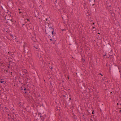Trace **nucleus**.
<instances>
[{
  "label": "nucleus",
  "mask_w": 121,
  "mask_h": 121,
  "mask_svg": "<svg viewBox=\"0 0 121 121\" xmlns=\"http://www.w3.org/2000/svg\"><path fill=\"white\" fill-rule=\"evenodd\" d=\"M84 115H86V114L85 113L84 114H83V116L82 117H83V118H84L85 117H84Z\"/></svg>",
  "instance_id": "1a4fd4ad"
},
{
  "label": "nucleus",
  "mask_w": 121,
  "mask_h": 121,
  "mask_svg": "<svg viewBox=\"0 0 121 121\" xmlns=\"http://www.w3.org/2000/svg\"><path fill=\"white\" fill-rule=\"evenodd\" d=\"M44 81H45V79H44Z\"/></svg>",
  "instance_id": "c9c22d12"
},
{
  "label": "nucleus",
  "mask_w": 121,
  "mask_h": 121,
  "mask_svg": "<svg viewBox=\"0 0 121 121\" xmlns=\"http://www.w3.org/2000/svg\"><path fill=\"white\" fill-rule=\"evenodd\" d=\"M19 10H20V9H19Z\"/></svg>",
  "instance_id": "a18cd8bd"
},
{
  "label": "nucleus",
  "mask_w": 121,
  "mask_h": 121,
  "mask_svg": "<svg viewBox=\"0 0 121 121\" xmlns=\"http://www.w3.org/2000/svg\"><path fill=\"white\" fill-rule=\"evenodd\" d=\"M19 82H21V81H19Z\"/></svg>",
  "instance_id": "79ce46f5"
},
{
  "label": "nucleus",
  "mask_w": 121,
  "mask_h": 121,
  "mask_svg": "<svg viewBox=\"0 0 121 121\" xmlns=\"http://www.w3.org/2000/svg\"><path fill=\"white\" fill-rule=\"evenodd\" d=\"M73 116L74 117H75L76 116L74 114V113H73Z\"/></svg>",
  "instance_id": "ddd939ff"
},
{
  "label": "nucleus",
  "mask_w": 121,
  "mask_h": 121,
  "mask_svg": "<svg viewBox=\"0 0 121 121\" xmlns=\"http://www.w3.org/2000/svg\"><path fill=\"white\" fill-rule=\"evenodd\" d=\"M1 95V91L0 90V95Z\"/></svg>",
  "instance_id": "4be33fe9"
},
{
  "label": "nucleus",
  "mask_w": 121,
  "mask_h": 121,
  "mask_svg": "<svg viewBox=\"0 0 121 121\" xmlns=\"http://www.w3.org/2000/svg\"><path fill=\"white\" fill-rule=\"evenodd\" d=\"M24 48L25 49V45H24Z\"/></svg>",
  "instance_id": "bb28decb"
},
{
  "label": "nucleus",
  "mask_w": 121,
  "mask_h": 121,
  "mask_svg": "<svg viewBox=\"0 0 121 121\" xmlns=\"http://www.w3.org/2000/svg\"><path fill=\"white\" fill-rule=\"evenodd\" d=\"M71 95H69V96L70 97H71Z\"/></svg>",
  "instance_id": "c756f323"
},
{
  "label": "nucleus",
  "mask_w": 121,
  "mask_h": 121,
  "mask_svg": "<svg viewBox=\"0 0 121 121\" xmlns=\"http://www.w3.org/2000/svg\"><path fill=\"white\" fill-rule=\"evenodd\" d=\"M119 104V103H117V105H118Z\"/></svg>",
  "instance_id": "c85d7f7f"
},
{
  "label": "nucleus",
  "mask_w": 121,
  "mask_h": 121,
  "mask_svg": "<svg viewBox=\"0 0 121 121\" xmlns=\"http://www.w3.org/2000/svg\"><path fill=\"white\" fill-rule=\"evenodd\" d=\"M94 24V23H93V24Z\"/></svg>",
  "instance_id": "c03bdc74"
},
{
  "label": "nucleus",
  "mask_w": 121,
  "mask_h": 121,
  "mask_svg": "<svg viewBox=\"0 0 121 121\" xmlns=\"http://www.w3.org/2000/svg\"><path fill=\"white\" fill-rule=\"evenodd\" d=\"M12 38L13 39H15L16 38H14L15 37H13V36L12 35Z\"/></svg>",
  "instance_id": "9b49d317"
},
{
  "label": "nucleus",
  "mask_w": 121,
  "mask_h": 121,
  "mask_svg": "<svg viewBox=\"0 0 121 121\" xmlns=\"http://www.w3.org/2000/svg\"><path fill=\"white\" fill-rule=\"evenodd\" d=\"M5 83H6V82L5 83H4V84H5Z\"/></svg>",
  "instance_id": "8fccbe9b"
},
{
  "label": "nucleus",
  "mask_w": 121,
  "mask_h": 121,
  "mask_svg": "<svg viewBox=\"0 0 121 121\" xmlns=\"http://www.w3.org/2000/svg\"><path fill=\"white\" fill-rule=\"evenodd\" d=\"M49 87L50 88H52V87H53V86L52 85V84L51 82H50V84L49 85Z\"/></svg>",
  "instance_id": "423d86ee"
},
{
  "label": "nucleus",
  "mask_w": 121,
  "mask_h": 121,
  "mask_svg": "<svg viewBox=\"0 0 121 121\" xmlns=\"http://www.w3.org/2000/svg\"><path fill=\"white\" fill-rule=\"evenodd\" d=\"M94 4H93V6H94Z\"/></svg>",
  "instance_id": "37998d69"
},
{
  "label": "nucleus",
  "mask_w": 121,
  "mask_h": 121,
  "mask_svg": "<svg viewBox=\"0 0 121 121\" xmlns=\"http://www.w3.org/2000/svg\"><path fill=\"white\" fill-rule=\"evenodd\" d=\"M3 111H4V109H3Z\"/></svg>",
  "instance_id": "7c9ffc66"
},
{
  "label": "nucleus",
  "mask_w": 121,
  "mask_h": 121,
  "mask_svg": "<svg viewBox=\"0 0 121 121\" xmlns=\"http://www.w3.org/2000/svg\"><path fill=\"white\" fill-rule=\"evenodd\" d=\"M28 90V89H26V88L25 87L23 89V90L22 91L24 93H25L26 94V93H27L26 92V91Z\"/></svg>",
  "instance_id": "f03ea898"
},
{
  "label": "nucleus",
  "mask_w": 121,
  "mask_h": 121,
  "mask_svg": "<svg viewBox=\"0 0 121 121\" xmlns=\"http://www.w3.org/2000/svg\"><path fill=\"white\" fill-rule=\"evenodd\" d=\"M62 82H64V81H62Z\"/></svg>",
  "instance_id": "a19ab883"
},
{
  "label": "nucleus",
  "mask_w": 121,
  "mask_h": 121,
  "mask_svg": "<svg viewBox=\"0 0 121 121\" xmlns=\"http://www.w3.org/2000/svg\"><path fill=\"white\" fill-rule=\"evenodd\" d=\"M112 93V92L111 91V92H110V93H111H111Z\"/></svg>",
  "instance_id": "cd10ccee"
},
{
  "label": "nucleus",
  "mask_w": 121,
  "mask_h": 121,
  "mask_svg": "<svg viewBox=\"0 0 121 121\" xmlns=\"http://www.w3.org/2000/svg\"><path fill=\"white\" fill-rule=\"evenodd\" d=\"M22 13V12H19V13Z\"/></svg>",
  "instance_id": "a878e982"
},
{
  "label": "nucleus",
  "mask_w": 121,
  "mask_h": 121,
  "mask_svg": "<svg viewBox=\"0 0 121 121\" xmlns=\"http://www.w3.org/2000/svg\"><path fill=\"white\" fill-rule=\"evenodd\" d=\"M121 110H119V112L121 113Z\"/></svg>",
  "instance_id": "412c9836"
},
{
  "label": "nucleus",
  "mask_w": 121,
  "mask_h": 121,
  "mask_svg": "<svg viewBox=\"0 0 121 121\" xmlns=\"http://www.w3.org/2000/svg\"><path fill=\"white\" fill-rule=\"evenodd\" d=\"M86 15H88V14H86Z\"/></svg>",
  "instance_id": "72a5a7b5"
},
{
  "label": "nucleus",
  "mask_w": 121,
  "mask_h": 121,
  "mask_svg": "<svg viewBox=\"0 0 121 121\" xmlns=\"http://www.w3.org/2000/svg\"><path fill=\"white\" fill-rule=\"evenodd\" d=\"M67 78L68 79H69V76H67Z\"/></svg>",
  "instance_id": "f3484780"
},
{
  "label": "nucleus",
  "mask_w": 121,
  "mask_h": 121,
  "mask_svg": "<svg viewBox=\"0 0 121 121\" xmlns=\"http://www.w3.org/2000/svg\"><path fill=\"white\" fill-rule=\"evenodd\" d=\"M63 96L64 97H66V96L65 95H63Z\"/></svg>",
  "instance_id": "a211bd4d"
},
{
  "label": "nucleus",
  "mask_w": 121,
  "mask_h": 121,
  "mask_svg": "<svg viewBox=\"0 0 121 121\" xmlns=\"http://www.w3.org/2000/svg\"><path fill=\"white\" fill-rule=\"evenodd\" d=\"M4 108H5L6 110H7L8 109V108H7L6 107H5Z\"/></svg>",
  "instance_id": "2eb2a0df"
},
{
  "label": "nucleus",
  "mask_w": 121,
  "mask_h": 121,
  "mask_svg": "<svg viewBox=\"0 0 121 121\" xmlns=\"http://www.w3.org/2000/svg\"><path fill=\"white\" fill-rule=\"evenodd\" d=\"M53 32H52V33L53 34Z\"/></svg>",
  "instance_id": "e433bc0d"
},
{
  "label": "nucleus",
  "mask_w": 121,
  "mask_h": 121,
  "mask_svg": "<svg viewBox=\"0 0 121 121\" xmlns=\"http://www.w3.org/2000/svg\"><path fill=\"white\" fill-rule=\"evenodd\" d=\"M25 71H26V70H25V71H25Z\"/></svg>",
  "instance_id": "ea45409f"
},
{
  "label": "nucleus",
  "mask_w": 121,
  "mask_h": 121,
  "mask_svg": "<svg viewBox=\"0 0 121 121\" xmlns=\"http://www.w3.org/2000/svg\"><path fill=\"white\" fill-rule=\"evenodd\" d=\"M42 63H43V61H42Z\"/></svg>",
  "instance_id": "49530a36"
},
{
  "label": "nucleus",
  "mask_w": 121,
  "mask_h": 121,
  "mask_svg": "<svg viewBox=\"0 0 121 121\" xmlns=\"http://www.w3.org/2000/svg\"><path fill=\"white\" fill-rule=\"evenodd\" d=\"M14 119L13 118H12V120H14Z\"/></svg>",
  "instance_id": "6ab92c4d"
},
{
  "label": "nucleus",
  "mask_w": 121,
  "mask_h": 121,
  "mask_svg": "<svg viewBox=\"0 0 121 121\" xmlns=\"http://www.w3.org/2000/svg\"><path fill=\"white\" fill-rule=\"evenodd\" d=\"M50 68L51 69H52V67H51V68Z\"/></svg>",
  "instance_id": "473e14b6"
},
{
  "label": "nucleus",
  "mask_w": 121,
  "mask_h": 121,
  "mask_svg": "<svg viewBox=\"0 0 121 121\" xmlns=\"http://www.w3.org/2000/svg\"><path fill=\"white\" fill-rule=\"evenodd\" d=\"M8 115L9 116V114H8Z\"/></svg>",
  "instance_id": "3c124183"
},
{
  "label": "nucleus",
  "mask_w": 121,
  "mask_h": 121,
  "mask_svg": "<svg viewBox=\"0 0 121 121\" xmlns=\"http://www.w3.org/2000/svg\"><path fill=\"white\" fill-rule=\"evenodd\" d=\"M100 111L101 110V109H100Z\"/></svg>",
  "instance_id": "603ef678"
},
{
  "label": "nucleus",
  "mask_w": 121,
  "mask_h": 121,
  "mask_svg": "<svg viewBox=\"0 0 121 121\" xmlns=\"http://www.w3.org/2000/svg\"><path fill=\"white\" fill-rule=\"evenodd\" d=\"M120 108V109H121V108Z\"/></svg>",
  "instance_id": "58836bf2"
},
{
  "label": "nucleus",
  "mask_w": 121,
  "mask_h": 121,
  "mask_svg": "<svg viewBox=\"0 0 121 121\" xmlns=\"http://www.w3.org/2000/svg\"><path fill=\"white\" fill-rule=\"evenodd\" d=\"M38 114L40 116V118H41V117H43V116H44L41 113H39Z\"/></svg>",
  "instance_id": "20e7f679"
},
{
  "label": "nucleus",
  "mask_w": 121,
  "mask_h": 121,
  "mask_svg": "<svg viewBox=\"0 0 121 121\" xmlns=\"http://www.w3.org/2000/svg\"><path fill=\"white\" fill-rule=\"evenodd\" d=\"M71 100V98H69V101H70V100Z\"/></svg>",
  "instance_id": "4468645a"
},
{
  "label": "nucleus",
  "mask_w": 121,
  "mask_h": 121,
  "mask_svg": "<svg viewBox=\"0 0 121 121\" xmlns=\"http://www.w3.org/2000/svg\"><path fill=\"white\" fill-rule=\"evenodd\" d=\"M6 71L7 72V70H6Z\"/></svg>",
  "instance_id": "09e8293b"
},
{
  "label": "nucleus",
  "mask_w": 121,
  "mask_h": 121,
  "mask_svg": "<svg viewBox=\"0 0 121 121\" xmlns=\"http://www.w3.org/2000/svg\"><path fill=\"white\" fill-rule=\"evenodd\" d=\"M82 61H84V60L83 59H82Z\"/></svg>",
  "instance_id": "393cba45"
},
{
  "label": "nucleus",
  "mask_w": 121,
  "mask_h": 121,
  "mask_svg": "<svg viewBox=\"0 0 121 121\" xmlns=\"http://www.w3.org/2000/svg\"><path fill=\"white\" fill-rule=\"evenodd\" d=\"M100 75H101V76H103V75H102L101 74V73H100Z\"/></svg>",
  "instance_id": "2f4dec72"
},
{
  "label": "nucleus",
  "mask_w": 121,
  "mask_h": 121,
  "mask_svg": "<svg viewBox=\"0 0 121 121\" xmlns=\"http://www.w3.org/2000/svg\"><path fill=\"white\" fill-rule=\"evenodd\" d=\"M34 47L36 48V49H37L36 50V51H37V50H38V48L37 47H35V46H34Z\"/></svg>",
  "instance_id": "6e6552de"
},
{
  "label": "nucleus",
  "mask_w": 121,
  "mask_h": 121,
  "mask_svg": "<svg viewBox=\"0 0 121 121\" xmlns=\"http://www.w3.org/2000/svg\"><path fill=\"white\" fill-rule=\"evenodd\" d=\"M41 119L43 121H44L45 119V117H44V116H43V117H41Z\"/></svg>",
  "instance_id": "0eeeda50"
},
{
  "label": "nucleus",
  "mask_w": 121,
  "mask_h": 121,
  "mask_svg": "<svg viewBox=\"0 0 121 121\" xmlns=\"http://www.w3.org/2000/svg\"><path fill=\"white\" fill-rule=\"evenodd\" d=\"M102 80L103 81H104L105 80H106V78H105L104 77V78H103L102 79Z\"/></svg>",
  "instance_id": "9d476101"
},
{
  "label": "nucleus",
  "mask_w": 121,
  "mask_h": 121,
  "mask_svg": "<svg viewBox=\"0 0 121 121\" xmlns=\"http://www.w3.org/2000/svg\"><path fill=\"white\" fill-rule=\"evenodd\" d=\"M8 68H9V66H8Z\"/></svg>",
  "instance_id": "f704fd0d"
},
{
  "label": "nucleus",
  "mask_w": 121,
  "mask_h": 121,
  "mask_svg": "<svg viewBox=\"0 0 121 121\" xmlns=\"http://www.w3.org/2000/svg\"><path fill=\"white\" fill-rule=\"evenodd\" d=\"M94 110H93L92 111V114H94Z\"/></svg>",
  "instance_id": "dca6fc26"
},
{
  "label": "nucleus",
  "mask_w": 121,
  "mask_h": 121,
  "mask_svg": "<svg viewBox=\"0 0 121 121\" xmlns=\"http://www.w3.org/2000/svg\"><path fill=\"white\" fill-rule=\"evenodd\" d=\"M90 120L91 121H93L91 119H90Z\"/></svg>",
  "instance_id": "aec40b11"
},
{
  "label": "nucleus",
  "mask_w": 121,
  "mask_h": 121,
  "mask_svg": "<svg viewBox=\"0 0 121 121\" xmlns=\"http://www.w3.org/2000/svg\"><path fill=\"white\" fill-rule=\"evenodd\" d=\"M17 115H18V114H16L15 115V116H17Z\"/></svg>",
  "instance_id": "b1692460"
},
{
  "label": "nucleus",
  "mask_w": 121,
  "mask_h": 121,
  "mask_svg": "<svg viewBox=\"0 0 121 121\" xmlns=\"http://www.w3.org/2000/svg\"><path fill=\"white\" fill-rule=\"evenodd\" d=\"M74 119H75V120H76L77 119V117H74Z\"/></svg>",
  "instance_id": "f8f14e48"
},
{
  "label": "nucleus",
  "mask_w": 121,
  "mask_h": 121,
  "mask_svg": "<svg viewBox=\"0 0 121 121\" xmlns=\"http://www.w3.org/2000/svg\"><path fill=\"white\" fill-rule=\"evenodd\" d=\"M46 20L47 21V18H46Z\"/></svg>",
  "instance_id": "4c0bfd02"
},
{
  "label": "nucleus",
  "mask_w": 121,
  "mask_h": 121,
  "mask_svg": "<svg viewBox=\"0 0 121 121\" xmlns=\"http://www.w3.org/2000/svg\"><path fill=\"white\" fill-rule=\"evenodd\" d=\"M25 85V84H24V85H23L22 86V87H21V90H23V89L25 87H24V85Z\"/></svg>",
  "instance_id": "7ed1b4c3"
},
{
  "label": "nucleus",
  "mask_w": 121,
  "mask_h": 121,
  "mask_svg": "<svg viewBox=\"0 0 121 121\" xmlns=\"http://www.w3.org/2000/svg\"><path fill=\"white\" fill-rule=\"evenodd\" d=\"M120 105L121 106V104H120Z\"/></svg>",
  "instance_id": "de8ad7c7"
},
{
  "label": "nucleus",
  "mask_w": 121,
  "mask_h": 121,
  "mask_svg": "<svg viewBox=\"0 0 121 121\" xmlns=\"http://www.w3.org/2000/svg\"><path fill=\"white\" fill-rule=\"evenodd\" d=\"M4 79H0V82L1 83H2L4 82Z\"/></svg>",
  "instance_id": "39448f33"
},
{
  "label": "nucleus",
  "mask_w": 121,
  "mask_h": 121,
  "mask_svg": "<svg viewBox=\"0 0 121 121\" xmlns=\"http://www.w3.org/2000/svg\"><path fill=\"white\" fill-rule=\"evenodd\" d=\"M24 81L25 82L29 83L30 82V79L28 78H26V79H25Z\"/></svg>",
  "instance_id": "f257e3e1"
},
{
  "label": "nucleus",
  "mask_w": 121,
  "mask_h": 121,
  "mask_svg": "<svg viewBox=\"0 0 121 121\" xmlns=\"http://www.w3.org/2000/svg\"><path fill=\"white\" fill-rule=\"evenodd\" d=\"M14 113H15L14 112H12V114H14Z\"/></svg>",
  "instance_id": "5701e85b"
}]
</instances>
